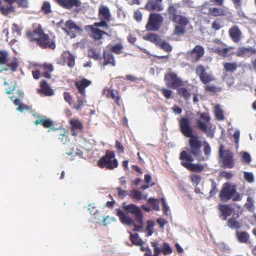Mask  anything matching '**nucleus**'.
<instances>
[{"mask_svg":"<svg viewBox=\"0 0 256 256\" xmlns=\"http://www.w3.org/2000/svg\"><path fill=\"white\" fill-rule=\"evenodd\" d=\"M179 126L182 133L185 136L190 138V148L187 149V151L183 150L180 153V159L182 161L193 162L194 158L192 156L197 157L202 154V142L197 136L194 134L193 129L188 118H182L179 122Z\"/></svg>","mask_w":256,"mask_h":256,"instance_id":"obj_1","label":"nucleus"},{"mask_svg":"<svg viewBox=\"0 0 256 256\" xmlns=\"http://www.w3.org/2000/svg\"><path fill=\"white\" fill-rule=\"evenodd\" d=\"M122 208L128 213L132 214L134 216V220L126 215L124 212L120 210H116V215L119 217L120 222L123 224L133 226L134 230L140 232L143 228L144 216L140 208L134 204H126V202L122 204Z\"/></svg>","mask_w":256,"mask_h":256,"instance_id":"obj_2","label":"nucleus"},{"mask_svg":"<svg viewBox=\"0 0 256 256\" xmlns=\"http://www.w3.org/2000/svg\"><path fill=\"white\" fill-rule=\"evenodd\" d=\"M220 197L223 200H228L232 198V200L240 201L242 200L240 194L236 192L235 185H232L228 182L224 184L220 192Z\"/></svg>","mask_w":256,"mask_h":256,"instance_id":"obj_3","label":"nucleus"},{"mask_svg":"<svg viewBox=\"0 0 256 256\" xmlns=\"http://www.w3.org/2000/svg\"><path fill=\"white\" fill-rule=\"evenodd\" d=\"M218 157L221 167L232 168L234 166V154L230 150H225L224 146L222 144L219 148Z\"/></svg>","mask_w":256,"mask_h":256,"instance_id":"obj_4","label":"nucleus"},{"mask_svg":"<svg viewBox=\"0 0 256 256\" xmlns=\"http://www.w3.org/2000/svg\"><path fill=\"white\" fill-rule=\"evenodd\" d=\"M26 36L31 41H36L38 45L42 48H50L54 49L56 47L54 42L50 40L47 34L38 35L32 32L28 31Z\"/></svg>","mask_w":256,"mask_h":256,"instance_id":"obj_5","label":"nucleus"},{"mask_svg":"<svg viewBox=\"0 0 256 256\" xmlns=\"http://www.w3.org/2000/svg\"><path fill=\"white\" fill-rule=\"evenodd\" d=\"M114 152L107 150L105 156L102 157L98 161V166L100 168L106 167L110 170H112L118 166V160L114 158Z\"/></svg>","mask_w":256,"mask_h":256,"instance_id":"obj_6","label":"nucleus"},{"mask_svg":"<svg viewBox=\"0 0 256 256\" xmlns=\"http://www.w3.org/2000/svg\"><path fill=\"white\" fill-rule=\"evenodd\" d=\"M172 22L176 24L174 27V34L183 36L186 33L185 27L190 22L188 19L184 16L179 14Z\"/></svg>","mask_w":256,"mask_h":256,"instance_id":"obj_7","label":"nucleus"},{"mask_svg":"<svg viewBox=\"0 0 256 256\" xmlns=\"http://www.w3.org/2000/svg\"><path fill=\"white\" fill-rule=\"evenodd\" d=\"M163 18L160 14H150L149 16V20L146 25L148 30H158L162 22Z\"/></svg>","mask_w":256,"mask_h":256,"instance_id":"obj_8","label":"nucleus"},{"mask_svg":"<svg viewBox=\"0 0 256 256\" xmlns=\"http://www.w3.org/2000/svg\"><path fill=\"white\" fill-rule=\"evenodd\" d=\"M164 80L167 86L174 89L182 85V80L174 72H170L166 74Z\"/></svg>","mask_w":256,"mask_h":256,"instance_id":"obj_9","label":"nucleus"},{"mask_svg":"<svg viewBox=\"0 0 256 256\" xmlns=\"http://www.w3.org/2000/svg\"><path fill=\"white\" fill-rule=\"evenodd\" d=\"M196 72L204 84H207L214 80L212 76L206 72L205 68L202 65L196 66Z\"/></svg>","mask_w":256,"mask_h":256,"instance_id":"obj_10","label":"nucleus"},{"mask_svg":"<svg viewBox=\"0 0 256 256\" xmlns=\"http://www.w3.org/2000/svg\"><path fill=\"white\" fill-rule=\"evenodd\" d=\"M65 26L66 28L63 29L71 38L76 36L74 32H82V28L72 20H69L66 21Z\"/></svg>","mask_w":256,"mask_h":256,"instance_id":"obj_11","label":"nucleus"},{"mask_svg":"<svg viewBox=\"0 0 256 256\" xmlns=\"http://www.w3.org/2000/svg\"><path fill=\"white\" fill-rule=\"evenodd\" d=\"M34 123L36 125L40 124L44 128H50V129L48 130V132L51 130L56 131L58 130V128L54 127V122L49 118L44 119L40 118V120H36Z\"/></svg>","mask_w":256,"mask_h":256,"instance_id":"obj_12","label":"nucleus"},{"mask_svg":"<svg viewBox=\"0 0 256 256\" xmlns=\"http://www.w3.org/2000/svg\"><path fill=\"white\" fill-rule=\"evenodd\" d=\"M56 1L60 6L66 9H70L74 6L78 7L82 4L80 0H56Z\"/></svg>","mask_w":256,"mask_h":256,"instance_id":"obj_13","label":"nucleus"},{"mask_svg":"<svg viewBox=\"0 0 256 256\" xmlns=\"http://www.w3.org/2000/svg\"><path fill=\"white\" fill-rule=\"evenodd\" d=\"M189 53L193 57L194 60L198 62L203 56L204 50L202 46L196 45Z\"/></svg>","mask_w":256,"mask_h":256,"instance_id":"obj_14","label":"nucleus"},{"mask_svg":"<svg viewBox=\"0 0 256 256\" xmlns=\"http://www.w3.org/2000/svg\"><path fill=\"white\" fill-rule=\"evenodd\" d=\"M230 36L234 42L238 43L240 42L242 32L238 26H232L228 31Z\"/></svg>","mask_w":256,"mask_h":256,"instance_id":"obj_15","label":"nucleus"},{"mask_svg":"<svg viewBox=\"0 0 256 256\" xmlns=\"http://www.w3.org/2000/svg\"><path fill=\"white\" fill-rule=\"evenodd\" d=\"M192 162L182 161L181 164L187 169L192 172H201L204 167L200 164H195L192 163Z\"/></svg>","mask_w":256,"mask_h":256,"instance_id":"obj_16","label":"nucleus"},{"mask_svg":"<svg viewBox=\"0 0 256 256\" xmlns=\"http://www.w3.org/2000/svg\"><path fill=\"white\" fill-rule=\"evenodd\" d=\"M256 54V50L252 47H239L236 52L238 56H250Z\"/></svg>","mask_w":256,"mask_h":256,"instance_id":"obj_17","label":"nucleus"},{"mask_svg":"<svg viewBox=\"0 0 256 256\" xmlns=\"http://www.w3.org/2000/svg\"><path fill=\"white\" fill-rule=\"evenodd\" d=\"M145 9L148 11L156 10L158 12L163 10V7L154 0H149L145 6Z\"/></svg>","mask_w":256,"mask_h":256,"instance_id":"obj_18","label":"nucleus"},{"mask_svg":"<svg viewBox=\"0 0 256 256\" xmlns=\"http://www.w3.org/2000/svg\"><path fill=\"white\" fill-rule=\"evenodd\" d=\"M98 14L100 19L110 20L111 15L110 10L106 6H101L99 8Z\"/></svg>","mask_w":256,"mask_h":256,"instance_id":"obj_19","label":"nucleus"},{"mask_svg":"<svg viewBox=\"0 0 256 256\" xmlns=\"http://www.w3.org/2000/svg\"><path fill=\"white\" fill-rule=\"evenodd\" d=\"M103 58L104 60V66L111 64L112 66H116V61L114 55L111 52H106L105 50L103 52Z\"/></svg>","mask_w":256,"mask_h":256,"instance_id":"obj_20","label":"nucleus"},{"mask_svg":"<svg viewBox=\"0 0 256 256\" xmlns=\"http://www.w3.org/2000/svg\"><path fill=\"white\" fill-rule=\"evenodd\" d=\"M151 243L156 244V247L160 248L161 250V252H162L164 255H168L172 253V249L170 246L169 244L167 242H164L162 244H160L158 241L152 242Z\"/></svg>","mask_w":256,"mask_h":256,"instance_id":"obj_21","label":"nucleus"},{"mask_svg":"<svg viewBox=\"0 0 256 256\" xmlns=\"http://www.w3.org/2000/svg\"><path fill=\"white\" fill-rule=\"evenodd\" d=\"M40 84L41 89L38 90L39 93L44 92L46 96H52L54 94V90L49 86L45 80H42Z\"/></svg>","mask_w":256,"mask_h":256,"instance_id":"obj_22","label":"nucleus"},{"mask_svg":"<svg viewBox=\"0 0 256 256\" xmlns=\"http://www.w3.org/2000/svg\"><path fill=\"white\" fill-rule=\"evenodd\" d=\"M90 84L91 82L90 80L86 78H83L82 80L78 82H76V86L78 90L80 93L84 95L85 92V88L88 86Z\"/></svg>","mask_w":256,"mask_h":256,"instance_id":"obj_23","label":"nucleus"},{"mask_svg":"<svg viewBox=\"0 0 256 256\" xmlns=\"http://www.w3.org/2000/svg\"><path fill=\"white\" fill-rule=\"evenodd\" d=\"M236 235L238 241L240 243H246L250 238V235L246 232L236 231Z\"/></svg>","mask_w":256,"mask_h":256,"instance_id":"obj_24","label":"nucleus"},{"mask_svg":"<svg viewBox=\"0 0 256 256\" xmlns=\"http://www.w3.org/2000/svg\"><path fill=\"white\" fill-rule=\"evenodd\" d=\"M6 66L1 68L0 72L8 71L10 68L12 72H16L17 70L18 64L16 60H14L12 62H7L6 64H4Z\"/></svg>","mask_w":256,"mask_h":256,"instance_id":"obj_25","label":"nucleus"},{"mask_svg":"<svg viewBox=\"0 0 256 256\" xmlns=\"http://www.w3.org/2000/svg\"><path fill=\"white\" fill-rule=\"evenodd\" d=\"M144 38L147 40L154 43L157 46L161 40L160 37L158 34L152 33H149L147 34L144 37Z\"/></svg>","mask_w":256,"mask_h":256,"instance_id":"obj_26","label":"nucleus"},{"mask_svg":"<svg viewBox=\"0 0 256 256\" xmlns=\"http://www.w3.org/2000/svg\"><path fill=\"white\" fill-rule=\"evenodd\" d=\"M92 37L94 39L100 40L102 38L103 34H107L106 32H104L98 28H94L92 27Z\"/></svg>","mask_w":256,"mask_h":256,"instance_id":"obj_27","label":"nucleus"},{"mask_svg":"<svg viewBox=\"0 0 256 256\" xmlns=\"http://www.w3.org/2000/svg\"><path fill=\"white\" fill-rule=\"evenodd\" d=\"M196 126L200 130L204 132H206L208 128V122L202 121L200 119L196 120Z\"/></svg>","mask_w":256,"mask_h":256,"instance_id":"obj_28","label":"nucleus"},{"mask_svg":"<svg viewBox=\"0 0 256 256\" xmlns=\"http://www.w3.org/2000/svg\"><path fill=\"white\" fill-rule=\"evenodd\" d=\"M210 14L213 16H218L224 15V11L220 8H209Z\"/></svg>","mask_w":256,"mask_h":256,"instance_id":"obj_29","label":"nucleus"},{"mask_svg":"<svg viewBox=\"0 0 256 256\" xmlns=\"http://www.w3.org/2000/svg\"><path fill=\"white\" fill-rule=\"evenodd\" d=\"M228 226L232 229H238L241 227L240 222L234 218H230L228 220Z\"/></svg>","mask_w":256,"mask_h":256,"instance_id":"obj_30","label":"nucleus"},{"mask_svg":"<svg viewBox=\"0 0 256 256\" xmlns=\"http://www.w3.org/2000/svg\"><path fill=\"white\" fill-rule=\"evenodd\" d=\"M158 46L168 52H170L172 50V46L171 45L165 40H161Z\"/></svg>","mask_w":256,"mask_h":256,"instance_id":"obj_31","label":"nucleus"},{"mask_svg":"<svg viewBox=\"0 0 256 256\" xmlns=\"http://www.w3.org/2000/svg\"><path fill=\"white\" fill-rule=\"evenodd\" d=\"M178 92L181 96L184 97L186 100H188L190 98V94L185 88H178Z\"/></svg>","mask_w":256,"mask_h":256,"instance_id":"obj_32","label":"nucleus"},{"mask_svg":"<svg viewBox=\"0 0 256 256\" xmlns=\"http://www.w3.org/2000/svg\"><path fill=\"white\" fill-rule=\"evenodd\" d=\"M242 155V161L244 164H248L252 161V158L249 153L246 152H240Z\"/></svg>","mask_w":256,"mask_h":256,"instance_id":"obj_33","label":"nucleus"},{"mask_svg":"<svg viewBox=\"0 0 256 256\" xmlns=\"http://www.w3.org/2000/svg\"><path fill=\"white\" fill-rule=\"evenodd\" d=\"M168 12L169 18L172 21L179 15L178 14L177 10L173 6H170L168 7Z\"/></svg>","mask_w":256,"mask_h":256,"instance_id":"obj_34","label":"nucleus"},{"mask_svg":"<svg viewBox=\"0 0 256 256\" xmlns=\"http://www.w3.org/2000/svg\"><path fill=\"white\" fill-rule=\"evenodd\" d=\"M128 232L130 234V239L132 244L136 245H140L142 244V240L139 238L138 234H132L130 231Z\"/></svg>","mask_w":256,"mask_h":256,"instance_id":"obj_35","label":"nucleus"},{"mask_svg":"<svg viewBox=\"0 0 256 256\" xmlns=\"http://www.w3.org/2000/svg\"><path fill=\"white\" fill-rule=\"evenodd\" d=\"M88 56L96 60H100L102 58V56L100 54V53L98 52H96V50L94 48H90L88 50Z\"/></svg>","mask_w":256,"mask_h":256,"instance_id":"obj_36","label":"nucleus"},{"mask_svg":"<svg viewBox=\"0 0 256 256\" xmlns=\"http://www.w3.org/2000/svg\"><path fill=\"white\" fill-rule=\"evenodd\" d=\"M8 53L6 50H0V65H4L8 62Z\"/></svg>","mask_w":256,"mask_h":256,"instance_id":"obj_37","label":"nucleus"},{"mask_svg":"<svg viewBox=\"0 0 256 256\" xmlns=\"http://www.w3.org/2000/svg\"><path fill=\"white\" fill-rule=\"evenodd\" d=\"M220 212L226 216H230L232 213V210L230 207L226 204L220 205Z\"/></svg>","mask_w":256,"mask_h":256,"instance_id":"obj_38","label":"nucleus"},{"mask_svg":"<svg viewBox=\"0 0 256 256\" xmlns=\"http://www.w3.org/2000/svg\"><path fill=\"white\" fill-rule=\"evenodd\" d=\"M70 124L72 126V128L81 130L82 128V124L78 120L72 119L70 120Z\"/></svg>","mask_w":256,"mask_h":256,"instance_id":"obj_39","label":"nucleus"},{"mask_svg":"<svg viewBox=\"0 0 256 256\" xmlns=\"http://www.w3.org/2000/svg\"><path fill=\"white\" fill-rule=\"evenodd\" d=\"M224 66L226 72H234L236 70L237 64L236 63L226 62Z\"/></svg>","mask_w":256,"mask_h":256,"instance_id":"obj_40","label":"nucleus"},{"mask_svg":"<svg viewBox=\"0 0 256 256\" xmlns=\"http://www.w3.org/2000/svg\"><path fill=\"white\" fill-rule=\"evenodd\" d=\"M214 114L217 120H221L224 119L223 112L218 105L214 107Z\"/></svg>","mask_w":256,"mask_h":256,"instance_id":"obj_41","label":"nucleus"},{"mask_svg":"<svg viewBox=\"0 0 256 256\" xmlns=\"http://www.w3.org/2000/svg\"><path fill=\"white\" fill-rule=\"evenodd\" d=\"M247 210L250 212H253L254 210L252 198L250 197L247 198V202L244 204Z\"/></svg>","mask_w":256,"mask_h":256,"instance_id":"obj_42","label":"nucleus"},{"mask_svg":"<svg viewBox=\"0 0 256 256\" xmlns=\"http://www.w3.org/2000/svg\"><path fill=\"white\" fill-rule=\"evenodd\" d=\"M124 48L122 45L121 44H118L114 46H112L110 50V51L116 54H121L122 50Z\"/></svg>","mask_w":256,"mask_h":256,"instance_id":"obj_43","label":"nucleus"},{"mask_svg":"<svg viewBox=\"0 0 256 256\" xmlns=\"http://www.w3.org/2000/svg\"><path fill=\"white\" fill-rule=\"evenodd\" d=\"M148 202L152 206L154 210H160L158 202L156 199L154 198H150L148 200Z\"/></svg>","mask_w":256,"mask_h":256,"instance_id":"obj_44","label":"nucleus"},{"mask_svg":"<svg viewBox=\"0 0 256 256\" xmlns=\"http://www.w3.org/2000/svg\"><path fill=\"white\" fill-rule=\"evenodd\" d=\"M130 196L136 200H140L142 198V192L136 190H133L130 192Z\"/></svg>","mask_w":256,"mask_h":256,"instance_id":"obj_45","label":"nucleus"},{"mask_svg":"<svg viewBox=\"0 0 256 256\" xmlns=\"http://www.w3.org/2000/svg\"><path fill=\"white\" fill-rule=\"evenodd\" d=\"M154 226V223L152 220H148L147 222V226L146 227V231L147 232V236H150L153 234L152 228Z\"/></svg>","mask_w":256,"mask_h":256,"instance_id":"obj_46","label":"nucleus"},{"mask_svg":"<svg viewBox=\"0 0 256 256\" xmlns=\"http://www.w3.org/2000/svg\"><path fill=\"white\" fill-rule=\"evenodd\" d=\"M42 10L46 14H48L52 12L50 4L48 2H44L42 7Z\"/></svg>","mask_w":256,"mask_h":256,"instance_id":"obj_47","label":"nucleus"},{"mask_svg":"<svg viewBox=\"0 0 256 256\" xmlns=\"http://www.w3.org/2000/svg\"><path fill=\"white\" fill-rule=\"evenodd\" d=\"M102 224L104 226H106L108 224H110L111 222H116V219L114 217H110L109 216H106L103 217Z\"/></svg>","mask_w":256,"mask_h":256,"instance_id":"obj_48","label":"nucleus"},{"mask_svg":"<svg viewBox=\"0 0 256 256\" xmlns=\"http://www.w3.org/2000/svg\"><path fill=\"white\" fill-rule=\"evenodd\" d=\"M204 152L206 158H209L211 153V148L208 143L206 142H204Z\"/></svg>","mask_w":256,"mask_h":256,"instance_id":"obj_49","label":"nucleus"},{"mask_svg":"<svg viewBox=\"0 0 256 256\" xmlns=\"http://www.w3.org/2000/svg\"><path fill=\"white\" fill-rule=\"evenodd\" d=\"M68 56H67L68 61L67 64L70 68H72L74 66V57L70 52H68Z\"/></svg>","mask_w":256,"mask_h":256,"instance_id":"obj_50","label":"nucleus"},{"mask_svg":"<svg viewBox=\"0 0 256 256\" xmlns=\"http://www.w3.org/2000/svg\"><path fill=\"white\" fill-rule=\"evenodd\" d=\"M116 190L118 192V196L122 198H124L127 195L130 196V192L122 190L120 187L116 188Z\"/></svg>","mask_w":256,"mask_h":256,"instance_id":"obj_51","label":"nucleus"},{"mask_svg":"<svg viewBox=\"0 0 256 256\" xmlns=\"http://www.w3.org/2000/svg\"><path fill=\"white\" fill-rule=\"evenodd\" d=\"M244 177L248 182H252L254 181V177L252 172H244Z\"/></svg>","mask_w":256,"mask_h":256,"instance_id":"obj_52","label":"nucleus"},{"mask_svg":"<svg viewBox=\"0 0 256 256\" xmlns=\"http://www.w3.org/2000/svg\"><path fill=\"white\" fill-rule=\"evenodd\" d=\"M12 32L16 34V35L15 36V37L16 38L18 36H20L22 34L21 32V29L20 28V27L16 24H13L12 26Z\"/></svg>","mask_w":256,"mask_h":256,"instance_id":"obj_53","label":"nucleus"},{"mask_svg":"<svg viewBox=\"0 0 256 256\" xmlns=\"http://www.w3.org/2000/svg\"><path fill=\"white\" fill-rule=\"evenodd\" d=\"M10 84L11 86L6 89V94H10L14 90L16 89L17 86L16 83L15 82H12Z\"/></svg>","mask_w":256,"mask_h":256,"instance_id":"obj_54","label":"nucleus"},{"mask_svg":"<svg viewBox=\"0 0 256 256\" xmlns=\"http://www.w3.org/2000/svg\"><path fill=\"white\" fill-rule=\"evenodd\" d=\"M216 187V183L212 180V188L210 192V194L211 196H213L216 194L218 191Z\"/></svg>","mask_w":256,"mask_h":256,"instance_id":"obj_55","label":"nucleus"},{"mask_svg":"<svg viewBox=\"0 0 256 256\" xmlns=\"http://www.w3.org/2000/svg\"><path fill=\"white\" fill-rule=\"evenodd\" d=\"M0 10L3 14L6 16L12 11V6L6 8L2 6L0 8Z\"/></svg>","mask_w":256,"mask_h":256,"instance_id":"obj_56","label":"nucleus"},{"mask_svg":"<svg viewBox=\"0 0 256 256\" xmlns=\"http://www.w3.org/2000/svg\"><path fill=\"white\" fill-rule=\"evenodd\" d=\"M109 21L110 20H106L104 19H101L100 22L95 23L94 25L98 26L104 27L108 29V26L107 24V22Z\"/></svg>","mask_w":256,"mask_h":256,"instance_id":"obj_57","label":"nucleus"},{"mask_svg":"<svg viewBox=\"0 0 256 256\" xmlns=\"http://www.w3.org/2000/svg\"><path fill=\"white\" fill-rule=\"evenodd\" d=\"M212 28L216 30H218L222 28L221 22L220 20H214L212 24Z\"/></svg>","mask_w":256,"mask_h":256,"instance_id":"obj_58","label":"nucleus"},{"mask_svg":"<svg viewBox=\"0 0 256 256\" xmlns=\"http://www.w3.org/2000/svg\"><path fill=\"white\" fill-rule=\"evenodd\" d=\"M191 178L192 182L196 186L198 185L200 182V176L198 175H192L191 176Z\"/></svg>","mask_w":256,"mask_h":256,"instance_id":"obj_59","label":"nucleus"},{"mask_svg":"<svg viewBox=\"0 0 256 256\" xmlns=\"http://www.w3.org/2000/svg\"><path fill=\"white\" fill-rule=\"evenodd\" d=\"M28 106L22 104H21V105L19 106H18V108L16 109L18 111L21 113H22L25 111H28Z\"/></svg>","mask_w":256,"mask_h":256,"instance_id":"obj_60","label":"nucleus"},{"mask_svg":"<svg viewBox=\"0 0 256 256\" xmlns=\"http://www.w3.org/2000/svg\"><path fill=\"white\" fill-rule=\"evenodd\" d=\"M200 118L204 120V122L210 123V118L208 114L205 112L200 114Z\"/></svg>","mask_w":256,"mask_h":256,"instance_id":"obj_61","label":"nucleus"},{"mask_svg":"<svg viewBox=\"0 0 256 256\" xmlns=\"http://www.w3.org/2000/svg\"><path fill=\"white\" fill-rule=\"evenodd\" d=\"M151 246L154 248V256H159V254L161 253V250L159 248L156 247V244L151 243Z\"/></svg>","mask_w":256,"mask_h":256,"instance_id":"obj_62","label":"nucleus"},{"mask_svg":"<svg viewBox=\"0 0 256 256\" xmlns=\"http://www.w3.org/2000/svg\"><path fill=\"white\" fill-rule=\"evenodd\" d=\"M162 94L166 98H170L172 96V92L170 90L163 88L162 90Z\"/></svg>","mask_w":256,"mask_h":256,"instance_id":"obj_63","label":"nucleus"},{"mask_svg":"<svg viewBox=\"0 0 256 256\" xmlns=\"http://www.w3.org/2000/svg\"><path fill=\"white\" fill-rule=\"evenodd\" d=\"M108 96L109 97H110L114 99L116 98L118 96L117 91H114V90H112L110 89H108Z\"/></svg>","mask_w":256,"mask_h":256,"instance_id":"obj_64","label":"nucleus"}]
</instances>
